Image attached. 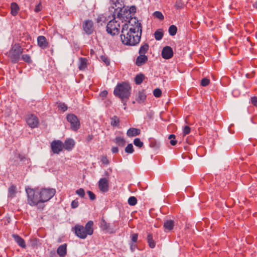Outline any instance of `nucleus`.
I'll return each instance as SVG.
<instances>
[{"instance_id":"obj_25","label":"nucleus","mask_w":257,"mask_h":257,"mask_svg":"<svg viewBox=\"0 0 257 257\" xmlns=\"http://www.w3.org/2000/svg\"><path fill=\"white\" fill-rule=\"evenodd\" d=\"M113 142L116 144L118 146L123 147L125 145L126 142L125 140L121 137H117L113 140Z\"/></svg>"},{"instance_id":"obj_1","label":"nucleus","mask_w":257,"mask_h":257,"mask_svg":"<svg viewBox=\"0 0 257 257\" xmlns=\"http://www.w3.org/2000/svg\"><path fill=\"white\" fill-rule=\"evenodd\" d=\"M142 32L141 24L136 18H131L128 23L122 27L120 35L122 43L125 45H137L140 41Z\"/></svg>"},{"instance_id":"obj_40","label":"nucleus","mask_w":257,"mask_h":257,"mask_svg":"<svg viewBox=\"0 0 257 257\" xmlns=\"http://www.w3.org/2000/svg\"><path fill=\"white\" fill-rule=\"evenodd\" d=\"M153 94L156 97H159L161 96L162 91L159 88H156L153 91Z\"/></svg>"},{"instance_id":"obj_56","label":"nucleus","mask_w":257,"mask_h":257,"mask_svg":"<svg viewBox=\"0 0 257 257\" xmlns=\"http://www.w3.org/2000/svg\"><path fill=\"white\" fill-rule=\"evenodd\" d=\"M175 136L173 134L170 135L168 137V139L169 140H172L173 139H175Z\"/></svg>"},{"instance_id":"obj_23","label":"nucleus","mask_w":257,"mask_h":257,"mask_svg":"<svg viewBox=\"0 0 257 257\" xmlns=\"http://www.w3.org/2000/svg\"><path fill=\"white\" fill-rule=\"evenodd\" d=\"M87 59L85 58H80L78 61V68L80 70L85 69L87 67Z\"/></svg>"},{"instance_id":"obj_59","label":"nucleus","mask_w":257,"mask_h":257,"mask_svg":"<svg viewBox=\"0 0 257 257\" xmlns=\"http://www.w3.org/2000/svg\"><path fill=\"white\" fill-rule=\"evenodd\" d=\"M65 250H66V244H65Z\"/></svg>"},{"instance_id":"obj_42","label":"nucleus","mask_w":257,"mask_h":257,"mask_svg":"<svg viewBox=\"0 0 257 257\" xmlns=\"http://www.w3.org/2000/svg\"><path fill=\"white\" fill-rule=\"evenodd\" d=\"M100 224L103 229L107 230L109 226L104 219H102Z\"/></svg>"},{"instance_id":"obj_10","label":"nucleus","mask_w":257,"mask_h":257,"mask_svg":"<svg viewBox=\"0 0 257 257\" xmlns=\"http://www.w3.org/2000/svg\"><path fill=\"white\" fill-rule=\"evenodd\" d=\"M26 120L28 125L31 128L36 127L39 122L38 117L32 114H28Z\"/></svg>"},{"instance_id":"obj_3","label":"nucleus","mask_w":257,"mask_h":257,"mask_svg":"<svg viewBox=\"0 0 257 257\" xmlns=\"http://www.w3.org/2000/svg\"><path fill=\"white\" fill-rule=\"evenodd\" d=\"M93 224L92 221H89L86 224L85 227L79 225H75L74 229L76 235L82 239L85 238L87 235H92L93 232Z\"/></svg>"},{"instance_id":"obj_55","label":"nucleus","mask_w":257,"mask_h":257,"mask_svg":"<svg viewBox=\"0 0 257 257\" xmlns=\"http://www.w3.org/2000/svg\"><path fill=\"white\" fill-rule=\"evenodd\" d=\"M170 143L171 145L175 146L177 143V141L175 139H173L172 140H170Z\"/></svg>"},{"instance_id":"obj_6","label":"nucleus","mask_w":257,"mask_h":257,"mask_svg":"<svg viewBox=\"0 0 257 257\" xmlns=\"http://www.w3.org/2000/svg\"><path fill=\"white\" fill-rule=\"evenodd\" d=\"M136 7L133 6L131 7L130 10H126V9L123 8H120L119 7L114 9V11L115 13H117V18L121 20L122 21H126L127 20L131 17L130 15V13L131 12H135Z\"/></svg>"},{"instance_id":"obj_4","label":"nucleus","mask_w":257,"mask_h":257,"mask_svg":"<svg viewBox=\"0 0 257 257\" xmlns=\"http://www.w3.org/2000/svg\"><path fill=\"white\" fill-rule=\"evenodd\" d=\"M23 52V49L21 46L19 44H15L12 46L11 49L7 53V55L13 63H16L19 61L20 55Z\"/></svg>"},{"instance_id":"obj_27","label":"nucleus","mask_w":257,"mask_h":257,"mask_svg":"<svg viewBox=\"0 0 257 257\" xmlns=\"http://www.w3.org/2000/svg\"><path fill=\"white\" fill-rule=\"evenodd\" d=\"M147 241L149 243V246L153 248L155 247V242L153 238V236L152 234H148L147 236Z\"/></svg>"},{"instance_id":"obj_48","label":"nucleus","mask_w":257,"mask_h":257,"mask_svg":"<svg viewBox=\"0 0 257 257\" xmlns=\"http://www.w3.org/2000/svg\"><path fill=\"white\" fill-rule=\"evenodd\" d=\"M251 103L254 106L257 107V97L253 96L251 98Z\"/></svg>"},{"instance_id":"obj_37","label":"nucleus","mask_w":257,"mask_h":257,"mask_svg":"<svg viewBox=\"0 0 257 257\" xmlns=\"http://www.w3.org/2000/svg\"><path fill=\"white\" fill-rule=\"evenodd\" d=\"M183 6H184V4H183V3L182 1V0H177L176 2L175 5V7L177 9H181L183 8Z\"/></svg>"},{"instance_id":"obj_21","label":"nucleus","mask_w":257,"mask_h":257,"mask_svg":"<svg viewBox=\"0 0 257 257\" xmlns=\"http://www.w3.org/2000/svg\"><path fill=\"white\" fill-rule=\"evenodd\" d=\"M174 226V221L172 220H165L164 223V228L165 231H170L173 229Z\"/></svg>"},{"instance_id":"obj_13","label":"nucleus","mask_w":257,"mask_h":257,"mask_svg":"<svg viewBox=\"0 0 257 257\" xmlns=\"http://www.w3.org/2000/svg\"><path fill=\"white\" fill-rule=\"evenodd\" d=\"M51 149L54 153L58 154L62 150L63 145L61 141H54L51 144Z\"/></svg>"},{"instance_id":"obj_35","label":"nucleus","mask_w":257,"mask_h":257,"mask_svg":"<svg viewBox=\"0 0 257 257\" xmlns=\"http://www.w3.org/2000/svg\"><path fill=\"white\" fill-rule=\"evenodd\" d=\"M134 144L136 146L140 148L142 147L144 144L143 142L141 141L140 139L139 138H136L134 140Z\"/></svg>"},{"instance_id":"obj_9","label":"nucleus","mask_w":257,"mask_h":257,"mask_svg":"<svg viewBox=\"0 0 257 257\" xmlns=\"http://www.w3.org/2000/svg\"><path fill=\"white\" fill-rule=\"evenodd\" d=\"M66 119L70 124L71 129L74 132L77 131L80 125L78 117L74 114L69 113L67 114Z\"/></svg>"},{"instance_id":"obj_15","label":"nucleus","mask_w":257,"mask_h":257,"mask_svg":"<svg viewBox=\"0 0 257 257\" xmlns=\"http://www.w3.org/2000/svg\"><path fill=\"white\" fill-rule=\"evenodd\" d=\"M37 42L38 46L43 49H45L49 46L46 38L43 36H40L37 38Z\"/></svg>"},{"instance_id":"obj_43","label":"nucleus","mask_w":257,"mask_h":257,"mask_svg":"<svg viewBox=\"0 0 257 257\" xmlns=\"http://www.w3.org/2000/svg\"><path fill=\"white\" fill-rule=\"evenodd\" d=\"M190 132V128L189 126L186 125L184 126L183 131V136H185Z\"/></svg>"},{"instance_id":"obj_45","label":"nucleus","mask_w":257,"mask_h":257,"mask_svg":"<svg viewBox=\"0 0 257 257\" xmlns=\"http://www.w3.org/2000/svg\"><path fill=\"white\" fill-rule=\"evenodd\" d=\"M100 58H101V60L103 62H104L106 65H109V63H110L109 60L106 56H101Z\"/></svg>"},{"instance_id":"obj_5","label":"nucleus","mask_w":257,"mask_h":257,"mask_svg":"<svg viewBox=\"0 0 257 257\" xmlns=\"http://www.w3.org/2000/svg\"><path fill=\"white\" fill-rule=\"evenodd\" d=\"M26 191L28 196V202L30 205L34 206L39 202H42L38 191L36 192V191L30 188H26Z\"/></svg>"},{"instance_id":"obj_46","label":"nucleus","mask_w":257,"mask_h":257,"mask_svg":"<svg viewBox=\"0 0 257 257\" xmlns=\"http://www.w3.org/2000/svg\"><path fill=\"white\" fill-rule=\"evenodd\" d=\"M87 192L89 195L90 200H94V199H95V195L92 192L90 191H88Z\"/></svg>"},{"instance_id":"obj_16","label":"nucleus","mask_w":257,"mask_h":257,"mask_svg":"<svg viewBox=\"0 0 257 257\" xmlns=\"http://www.w3.org/2000/svg\"><path fill=\"white\" fill-rule=\"evenodd\" d=\"M148 61V57L145 55L140 54L137 57L136 61V64L138 66H142Z\"/></svg>"},{"instance_id":"obj_41","label":"nucleus","mask_w":257,"mask_h":257,"mask_svg":"<svg viewBox=\"0 0 257 257\" xmlns=\"http://www.w3.org/2000/svg\"><path fill=\"white\" fill-rule=\"evenodd\" d=\"M209 82L210 80L209 79L207 78H204L201 81V85L202 86H206L209 84Z\"/></svg>"},{"instance_id":"obj_32","label":"nucleus","mask_w":257,"mask_h":257,"mask_svg":"<svg viewBox=\"0 0 257 257\" xmlns=\"http://www.w3.org/2000/svg\"><path fill=\"white\" fill-rule=\"evenodd\" d=\"M128 203L131 206L135 205L137 203V199L134 196H131L128 199Z\"/></svg>"},{"instance_id":"obj_50","label":"nucleus","mask_w":257,"mask_h":257,"mask_svg":"<svg viewBox=\"0 0 257 257\" xmlns=\"http://www.w3.org/2000/svg\"><path fill=\"white\" fill-rule=\"evenodd\" d=\"M42 6L41 3H39L35 8V12L38 13L41 10Z\"/></svg>"},{"instance_id":"obj_28","label":"nucleus","mask_w":257,"mask_h":257,"mask_svg":"<svg viewBox=\"0 0 257 257\" xmlns=\"http://www.w3.org/2000/svg\"><path fill=\"white\" fill-rule=\"evenodd\" d=\"M168 31L170 35L174 36L176 34L177 28L176 26L172 25L169 27Z\"/></svg>"},{"instance_id":"obj_33","label":"nucleus","mask_w":257,"mask_h":257,"mask_svg":"<svg viewBox=\"0 0 257 257\" xmlns=\"http://www.w3.org/2000/svg\"><path fill=\"white\" fill-rule=\"evenodd\" d=\"M57 253L61 257L64 256V245H60L57 249Z\"/></svg>"},{"instance_id":"obj_54","label":"nucleus","mask_w":257,"mask_h":257,"mask_svg":"<svg viewBox=\"0 0 257 257\" xmlns=\"http://www.w3.org/2000/svg\"><path fill=\"white\" fill-rule=\"evenodd\" d=\"M118 151V148L116 147H113L111 149V152L113 153H117Z\"/></svg>"},{"instance_id":"obj_8","label":"nucleus","mask_w":257,"mask_h":257,"mask_svg":"<svg viewBox=\"0 0 257 257\" xmlns=\"http://www.w3.org/2000/svg\"><path fill=\"white\" fill-rule=\"evenodd\" d=\"M39 192L41 202H45L53 197L56 193V191L55 189L53 188H43Z\"/></svg>"},{"instance_id":"obj_44","label":"nucleus","mask_w":257,"mask_h":257,"mask_svg":"<svg viewBox=\"0 0 257 257\" xmlns=\"http://www.w3.org/2000/svg\"><path fill=\"white\" fill-rule=\"evenodd\" d=\"M79 205V202L77 199H75L74 200H73L71 204V206L72 208H77Z\"/></svg>"},{"instance_id":"obj_52","label":"nucleus","mask_w":257,"mask_h":257,"mask_svg":"<svg viewBox=\"0 0 257 257\" xmlns=\"http://www.w3.org/2000/svg\"><path fill=\"white\" fill-rule=\"evenodd\" d=\"M93 139V136L92 134L88 135L86 138V141L87 142H89Z\"/></svg>"},{"instance_id":"obj_36","label":"nucleus","mask_w":257,"mask_h":257,"mask_svg":"<svg viewBox=\"0 0 257 257\" xmlns=\"http://www.w3.org/2000/svg\"><path fill=\"white\" fill-rule=\"evenodd\" d=\"M154 16L159 20H162L164 19V16L162 13L159 11H156L154 13Z\"/></svg>"},{"instance_id":"obj_2","label":"nucleus","mask_w":257,"mask_h":257,"mask_svg":"<svg viewBox=\"0 0 257 257\" xmlns=\"http://www.w3.org/2000/svg\"><path fill=\"white\" fill-rule=\"evenodd\" d=\"M131 93V87L126 82L117 84L113 90V94L115 96L118 97L126 105V101L129 98Z\"/></svg>"},{"instance_id":"obj_39","label":"nucleus","mask_w":257,"mask_h":257,"mask_svg":"<svg viewBox=\"0 0 257 257\" xmlns=\"http://www.w3.org/2000/svg\"><path fill=\"white\" fill-rule=\"evenodd\" d=\"M76 193L80 197L83 198L85 196V191L83 188H79L76 191Z\"/></svg>"},{"instance_id":"obj_26","label":"nucleus","mask_w":257,"mask_h":257,"mask_svg":"<svg viewBox=\"0 0 257 257\" xmlns=\"http://www.w3.org/2000/svg\"><path fill=\"white\" fill-rule=\"evenodd\" d=\"M163 31L162 29L157 30L154 33L155 38L156 40H161L163 37Z\"/></svg>"},{"instance_id":"obj_22","label":"nucleus","mask_w":257,"mask_h":257,"mask_svg":"<svg viewBox=\"0 0 257 257\" xmlns=\"http://www.w3.org/2000/svg\"><path fill=\"white\" fill-rule=\"evenodd\" d=\"M141 131L139 128L132 127L129 128L126 132V135L129 137H133L139 135Z\"/></svg>"},{"instance_id":"obj_12","label":"nucleus","mask_w":257,"mask_h":257,"mask_svg":"<svg viewBox=\"0 0 257 257\" xmlns=\"http://www.w3.org/2000/svg\"><path fill=\"white\" fill-rule=\"evenodd\" d=\"M83 28L87 34H91L94 31L93 22L89 20L84 21L83 23Z\"/></svg>"},{"instance_id":"obj_14","label":"nucleus","mask_w":257,"mask_h":257,"mask_svg":"<svg viewBox=\"0 0 257 257\" xmlns=\"http://www.w3.org/2000/svg\"><path fill=\"white\" fill-rule=\"evenodd\" d=\"M162 57L165 59H169L173 56L172 48L170 46L164 47L161 53Z\"/></svg>"},{"instance_id":"obj_7","label":"nucleus","mask_w":257,"mask_h":257,"mask_svg":"<svg viewBox=\"0 0 257 257\" xmlns=\"http://www.w3.org/2000/svg\"><path fill=\"white\" fill-rule=\"evenodd\" d=\"M116 14L115 12L113 13V19L110 21L106 26L107 32L112 36L118 35L119 32L120 24L115 20Z\"/></svg>"},{"instance_id":"obj_38","label":"nucleus","mask_w":257,"mask_h":257,"mask_svg":"<svg viewBox=\"0 0 257 257\" xmlns=\"http://www.w3.org/2000/svg\"><path fill=\"white\" fill-rule=\"evenodd\" d=\"M22 59L26 62L30 63L32 62L30 56L27 54H24L22 56Z\"/></svg>"},{"instance_id":"obj_57","label":"nucleus","mask_w":257,"mask_h":257,"mask_svg":"<svg viewBox=\"0 0 257 257\" xmlns=\"http://www.w3.org/2000/svg\"><path fill=\"white\" fill-rule=\"evenodd\" d=\"M253 7L256 9H257V1L253 3Z\"/></svg>"},{"instance_id":"obj_51","label":"nucleus","mask_w":257,"mask_h":257,"mask_svg":"<svg viewBox=\"0 0 257 257\" xmlns=\"http://www.w3.org/2000/svg\"><path fill=\"white\" fill-rule=\"evenodd\" d=\"M107 91L106 90H103L100 93V96L102 97H105L107 95Z\"/></svg>"},{"instance_id":"obj_20","label":"nucleus","mask_w":257,"mask_h":257,"mask_svg":"<svg viewBox=\"0 0 257 257\" xmlns=\"http://www.w3.org/2000/svg\"><path fill=\"white\" fill-rule=\"evenodd\" d=\"M146 98V95L143 90L139 91L136 96V100L139 103L143 102Z\"/></svg>"},{"instance_id":"obj_47","label":"nucleus","mask_w":257,"mask_h":257,"mask_svg":"<svg viewBox=\"0 0 257 257\" xmlns=\"http://www.w3.org/2000/svg\"><path fill=\"white\" fill-rule=\"evenodd\" d=\"M57 107L59 110L64 111V103H57Z\"/></svg>"},{"instance_id":"obj_11","label":"nucleus","mask_w":257,"mask_h":257,"mask_svg":"<svg viewBox=\"0 0 257 257\" xmlns=\"http://www.w3.org/2000/svg\"><path fill=\"white\" fill-rule=\"evenodd\" d=\"M98 188L100 192L104 193L109 190V181L106 178H101L98 181Z\"/></svg>"},{"instance_id":"obj_18","label":"nucleus","mask_w":257,"mask_h":257,"mask_svg":"<svg viewBox=\"0 0 257 257\" xmlns=\"http://www.w3.org/2000/svg\"><path fill=\"white\" fill-rule=\"evenodd\" d=\"M75 145V141L71 138L65 140V150L69 151L72 150Z\"/></svg>"},{"instance_id":"obj_29","label":"nucleus","mask_w":257,"mask_h":257,"mask_svg":"<svg viewBox=\"0 0 257 257\" xmlns=\"http://www.w3.org/2000/svg\"><path fill=\"white\" fill-rule=\"evenodd\" d=\"M149 49V45L148 44H145L141 46L139 50V54L145 55V53L147 52Z\"/></svg>"},{"instance_id":"obj_17","label":"nucleus","mask_w":257,"mask_h":257,"mask_svg":"<svg viewBox=\"0 0 257 257\" xmlns=\"http://www.w3.org/2000/svg\"><path fill=\"white\" fill-rule=\"evenodd\" d=\"M13 237L18 244L22 248H25L26 245L23 238L18 234H13Z\"/></svg>"},{"instance_id":"obj_58","label":"nucleus","mask_w":257,"mask_h":257,"mask_svg":"<svg viewBox=\"0 0 257 257\" xmlns=\"http://www.w3.org/2000/svg\"><path fill=\"white\" fill-rule=\"evenodd\" d=\"M67 109V107L65 106V110H66Z\"/></svg>"},{"instance_id":"obj_19","label":"nucleus","mask_w":257,"mask_h":257,"mask_svg":"<svg viewBox=\"0 0 257 257\" xmlns=\"http://www.w3.org/2000/svg\"><path fill=\"white\" fill-rule=\"evenodd\" d=\"M17 193V186L14 184L11 185L8 189V196L9 198H14Z\"/></svg>"},{"instance_id":"obj_24","label":"nucleus","mask_w":257,"mask_h":257,"mask_svg":"<svg viewBox=\"0 0 257 257\" xmlns=\"http://www.w3.org/2000/svg\"><path fill=\"white\" fill-rule=\"evenodd\" d=\"M20 10L19 7L16 3H12L11 5V14L16 16Z\"/></svg>"},{"instance_id":"obj_49","label":"nucleus","mask_w":257,"mask_h":257,"mask_svg":"<svg viewBox=\"0 0 257 257\" xmlns=\"http://www.w3.org/2000/svg\"><path fill=\"white\" fill-rule=\"evenodd\" d=\"M138 235L137 233H133L132 235L131 239L133 242H136L138 239Z\"/></svg>"},{"instance_id":"obj_30","label":"nucleus","mask_w":257,"mask_h":257,"mask_svg":"<svg viewBox=\"0 0 257 257\" xmlns=\"http://www.w3.org/2000/svg\"><path fill=\"white\" fill-rule=\"evenodd\" d=\"M144 79V75L142 74L137 75L135 78V81L137 84L139 85L142 83Z\"/></svg>"},{"instance_id":"obj_34","label":"nucleus","mask_w":257,"mask_h":257,"mask_svg":"<svg viewBox=\"0 0 257 257\" xmlns=\"http://www.w3.org/2000/svg\"><path fill=\"white\" fill-rule=\"evenodd\" d=\"M134 151L133 146L132 144H129L125 148V152L128 154H132Z\"/></svg>"},{"instance_id":"obj_31","label":"nucleus","mask_w":257,"mask_h":257,"mask_svg":"<svg viewBox=\"0 0 257 257\" xmlns=\"http://www.w3.org/2000/svg\"><path fill=\"white\" fill-rule=\"evenodd\" d=\"M119 119L116 116H113L111 118V125L112 126H118Z\"/></svg>"},{"instance_id":"obj_53","label":"nucleus","mask_w":257,"mask_h":257,"mask_svg":"<svg viewBox=\"0 0 257 257\" xmlns=\"http://www.w3.org/2000/svg\"><path fill=\"white\" fill-rule=\"evenodd\" d=\"M101 161L105 164H108L109 163V161L106 157H103L101 159Z\"/></svg>"}]
</instances>
